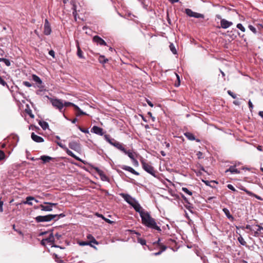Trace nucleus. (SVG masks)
<instances>
[{
    "label": "nucleus",
    "mask_w": 263,
    "mask_h": 263,
    "mask_svg": "<svg viewBox=\"0 0 263 263\" xmlns=\"http://www.w3.org/2000/svg\"><path fill=\"white\" fill-rule=\"evenodd\" d=\"M93 41L100 45H106V43L105 41L98 35H96L93 37Z\"/></svg>",
    "instance_id": "obj_16"
},
{
    "label": "nucleus",
    "mask_w": 263,
    "mask_h": 263,
    "mask_svg": "<svg viewBox=\"0 0 263 263\" xmlns=\"http://www.w3.org/2000/svg\"><path fill=\"white\" fill-rule=\"evenodd\" d=\"M57 216V215L49 214L45 216H38L35 218V219L37 222L50 221Z\"/></svg>",
    "instance_id": "obj_3"
},
{
    "label": "nucleus",
    "mask_w": 263,
    "mask_h": 263,
    "mask_svg": "<svg viewBox=\"0 0 263 263\" xmlns=\"http://www.w3.org/2000/svg\"><path fill=\"white\" fill-rule=\"evenodd\" d=\"M41 160H42L44 163H46L49 162V161L53 159V158L50 156H42L40 158Z\"/></svg>",
    "instance_id": "obj_31"
},
{
    "label": "nucleus",
    "mask_w": 263,
    "mask_h": 263,
    "mask_svg": "<svg viewBox=\"0 0 263 263\" xmlns=\"http://www.w3.org/2000/svg\"><path fill=\"white\" fill-rule=\"evenodd\" d=\"M185 206L190 211H191V209L193 208V206L190 204V202L189 203H187V204Z\"/></svg>",
    "instance_id": "obj_52"
},
{
    "label": "nucleus",
    "mask_w": 263,
    "mask_h": 263,
    "mask_svg": "<svg viewBox=\"0 0 263 263\" xmlns=\"http://www.w3.org/2000/svg\"><path fill=\"white\" fill-rule=\"evenodd\" d=\"M68 145L70 148L76 152H79L81 150V145L79 142L72 141L69 143Z\"/></svg>",
    "instance_id": "obj_8"
},
{
    "label": "nucleus",
    "mask_w": 263,
    "mask_h": 263,
    "mask_svg": "<svg viewBox=\"0 0 263 263\" xmlns=\"http://www.w3.org/2000/svg\"><path fill=\"white\" fill-rule=\"evenodd\" d=\"M142 223L145 226L157 230L159 232L161 231L160 228L157 225L155 219L151 217L149 213L147 211H144L141 213Z\"/></svg>",
    "instance_id": "obj_1"
},
{
    "label": "nucleus",
    "mask_w": 263,
    "mask_h": 263,
    "mask_svg": "<svg viewBox=\"0 0 263 263\" xmlns=\"http://www.w3.org/2000/svg\"><path fill=\"white\" fill-rule=\"evenodd\" d=\"M248 105H249V108H250V110L251 111H252L253 108V105L252 104V103L251 102V101L250 100L248 102Z\"/></svg>",
    "instance_id": "obj_54"
},
{
    "label": "nucleus",
    "mask_w": 263,
    "mask_h": 263,
    "mask_svg": "<svg viewBox=\"0 0 263 263\" xmlns=\"http://www.w3.org/2000/svg\"><path fill=\"white\" fill-rule=\"evenodd\" d=\"M138 242L142 245H145L146 244V240L142 238H139L138 239Z\"/></svg>",
    "instance_id": "obj_46"
},
{
    "label": "nucleus",
    "mask_w": 263,
    "mask_h": 263,
    "mask_svg": "<svg viewBox=\"0 0 263 263\" xmlns=\"http://www.w3.org/2000/svg\"><path fill=\"white\" fill-rule=\"evenodd\" d=\"M63 103H64V106H65V107L71 106L74 108L75 106L76 105L74 104H73L71 102H65Z\"/></svg>",
    "instance_id": "obj_39"
},
{
    "label": "nucleus",
    "mask_w": 263,
    "mask_h": 263,
    "mask_svg": "<svg viewBox=\"0 0 263 263\" xmlns=\"http://www.w3.org/2000/svg\"><path fill=\"white\" fill-rule=\"evenodd\" d=\"M182 190L186 194H188L190 196H192L193 195V193L192 192L190 191V190H189L186 187H182Z\"/></svg>",
    "instance_id": "obj_36"
},
{
    "label": "nucleus",
    "mask_w": 263,
    "mask_h": 263,
    "mask_svg": "<svg viewBox=\"0 0 263 263\" xmlns=\"http://www.w3.org/2000/svg\"><path fill=\"white\" fill-rule=\"evenodd\" d=\"M78 128L83 133H88L89 131L88 129H85L81 127L80 126H78Z\"/></svg>",
    "instance_id": "obj_43"
},
{
    "label": "nucleus",
    "mask_w": 263,
    "mask_h": 263,
    "mask_svg": "<svg viewBox=\"0 0 263 263\" xmlns=\"http://www.w3.org/2000/svg\"><path fill=\"white\" fill-rule=\"evenodd\" d=\"M227 187H228L229 189H230V190H232V191H234V192H236V189H235V187H234L232 184H228V185H227Z\"/></svg>",
    "instance_id": "obj_47"
},
{
    "label": "nucleus",
    "mask_w": 263,
    "mask_h": 263,
    "mask_svg": "<svg viewBox=\"0 0 263 263\" xmlns=\"http://www.w3.org/2000/svg\"><path fill=\"white\" fill-rule=\"evenodd\" d=\"M31 200H35L36 202H38V201L35 200L33 197L28 196L26 198V201L24 202V203L32 205V203L31 202Z\"/></svg>",
    "instance_id": "obj_27"
},
{
    "label": "nucleus",
    "mask_w": 263,
    "mask_h": 263,
    "mask_svg": "<svg viewBox=\"0 0 263 263\" xmlns=\"http://www.w3.org/2000/svg\"><path fill=\"white\" fill-rule=\"evenodd\" d=\"M185 13L190 17L202 18H203L204 17V15L203 14L193 12L191 9L189 8H186L185 9Z\"/></svg>",
    "instance_id": "obj_6"
},
{
    "label": "nucleus",
    "mask_w": 263,
    "mask_h": 263,
    "mask_svg": "<svg viewBox=\"0 0 263 263\" xmlns=\"http://www.w3.org/2000/svg\"><path fill=\"white\" fill-rule=\"evenodd\" d=\"M92 133H94L98 135L103 136L104 134L103 130L102 128L97 126H94L91 129Z\"/></svg>",
    "instance_id": "obj_14"
},
{
    "label": "nucleus",
    "mask_w": 263,
    "mask_h": 263,
    "mask_svg": "<svg viewBox=\"0 0 263 263\" xmlns=\"http://www.w3.org/2000/svg\"><path fill=\"white\" fill-rule=\"evenodd\" d=\"M3 201L0 199V213L3 212Z\"/></svg>",
    "instance_id": "obj_56"
},
{
    "label": "nucleus",
    "mask_w": 263,
    "mask_h": 263,
    "mask_svg": "<svg viewBox=\"0 0 263 263\" xmlns=\"http://www.w3.org/2000/svg\"><path fill=\"white\" fill-rule=\"evenodd\" d=\"M238 240L241 245L243 246L246 245V242L244 240L243 238L241 236H240L238 238Z\"/></svg>",
    "instance_id": "obj_40"
},
{
    "label": "nucleus",
    "mask_w": 263,
    "mask_h": 263,
    "mask_svg": "<svg viewBox=\"0 0 263 263\" xmlns=\"http://www.w3.org/2000/svg\"><path fill=\"white\" fill-rule=\"evenodd\" d=\"M99 61L100 63H106L108 60L107 59H106L104 55H100L99 58Z\"/></svg>",
    "instance_id": "obj_35"
},
{
    "label": "nucleus",
    "mask_w": 263,
    "mask_h": 263,
    "mask_svg": "<svg viewBox=\"0 0 263 263\" xmlns=\"http://www.w3.org/2000/svg\"><path fill=\"white\" fill-rule=\"evenodd\" d=\"M184 136L190 140H196L197 142H200V140L196 139L194 135L191 133L186 132L184 133Z\"/></svg>",
    "instance_id": "obj_24"
},
{
    "label": "nucleus",
    "mask_w": 263,
    "mask_h": 263,
    "mask_svg": "<svg viewBox=\"0 0 263 263\" xmlns=\"http://www.w3.org/2000/svg\"><path fill=\"white\" fill-rule=\"evenodd\" d=\"M51 29L50 26V24L48 21L46 19L45 20V23L44 26V33L45 35H48L51 33Z\"/></svg>",
    "instance_id": "obj_9"
},
{
    "label": "nucleus",
    "mask_w": 263,
    "mask_h": 263,
    "mask_svg": "<svg viewBox=\"0 0 263 263\" xmlns=\"http://www.w3.org/2000/svg\"><path fill=\"white\" fill-rule=\"evenodd\" d=\"M13 229L14 231H15L16 232H17L20 235L23 236V233H22V232L21 231L15 229V224L13 225Z\"/></svg>",
    "instance_id": "obj_48"
},
{
    "label": "nucleus",
    "mask_w": 263,
    "mask_h": 263,
    "mask_svg": "<svg viewBox=\"0 0 263 263\" xmlns=\"http://www.w3.org/2000/svg\"><path fill=\"white\" fill-rule=\"evenodd\" d=\"M77 45V54L78 57L80 59H85L83 55V52L82 51V50L81 49V48H80V45H79V42L78 41L77 42V45Z\"/></svg>",
    "instance_id": "obj_20"
},
{
    "label": "nucleus",
    "mask_w": 263,
    "mask_h": 263,
    "mask_svg": "<svg viewBox=\"0 0 263 263\" xmlns=\"http://www.w3.org/2000/svg\"><path fill=\"white\" fill-rule=\"evenodd\" d=\"M122 197L124 198V199L130 205H133V203L135 201V199L133 198L132 196H130L128 194H122Z\"/></svg>",
    "instance_id": "obj_11"
},
{
    "label": "nucleus",
    "mask_w": 263,
    "mask_h": 263,
    "mask_svg": "<svg viewBox=\"0 0 263 263\" xmlns=\"http://www.w3.org/2000/svg\"><path fill=\"white\" fill-rule=\"evenodd\" d=\"M170 50H171V51L174 53V54H176L177 53V50L174 46V45L173 44H171L170 45Z\"/></svg>",
    "instance_id": "obj_38"
},
{
    "label": "nucleus",
    "mask_w": 263,
    "mask_h": 263,
    "mask_svg": "<svg viewBox=\"0 0 263 263\" xmlns=\"http://www.w3.org/2000/svg\"><path fill=\"white\" fill-rule=\"evenodd\" d=\"M31 138L34 141L36 142L40 143L44 142V139L43 138L35 135L34 133L31 134Z\"/></svg>",
    "instance_id": "obj_17"
},
{
    "label": "nucleus",
    "mask_w": 263,
    "mask_h": 263,
    "mask_svg": "<svg viewBox=\"0 0 263 263\" xmlns=\"http://www.w3.org/2000/svg\"><path fill=\"white\" fill-rule=\"evenodd\" d=\"M104 138L109 144L114 145V141H116V140L114 139L111 138L109 135H104Z\"/></svg>",
    "instance_id": "obj_28"
},
{
    "label": "nucleus",
    "mask_w": 263,
    "mask_h": 263,
    "mask_svg": "<svg viewBox=\"0 0 263 263\" xmlns=\"http://www.w3.org/2000/svg\"><path fill=\"white\" fill-rule=\"evenodd\" d=\"M202 181L208 186H211V185L210 184V183L211 182H216L217 183L216 181H212L211 182L209 181H205V180H202Z\"/></svg>",
    "instance_id": "obj_50"
},
{
    "label": "nucleus",
    "mask_w": 263,
    "mask_h": 263,
    "mask_svg": "<svg viewBox=\"0 0 263 263\" xmlns=\"http://www.w3.org/2000/svg\"><path fill=\"white\" fill-rule=\"evenodd\" d=\"M45 204H47V205H44L41 204L40 205L41 210L44 211H51L52 210V206L57 205V203H50V202H45Z\"/></svg>",
    "instance_id": "obj_7"
},
{
    "label": "nucleus",
    "mask_w": 263,
    "mask_h": 263,
    "mask_svg": "<svg viewBox=\"0 0 263 263\" xmlns=\"http://www.w3.org/2000/svg\"><path fill=\"white\" fill-rule=\"evenodd\" d=\"M233 25V23L229 22L224 18L221 19L220 25L221 27L223 29H227Z\"/></svg>",
    "instance_id": "obj_12"
},
{
    "label": "nucleus",
    "mask_w": 263,
    "mask_h": 263,
    "mask_svg": "<svg viewBox=\"0 0 263 263\" xmlns=\"http://www.w3.org/2000/svg\"><path fill=\"white\" fill-rule=\"evenodd\" d=\"M240 190L243 191L244 192H245L246 193V194L250 196H252V197H254L255 198H256V199L259 200H262V198L258 196L256 194H255L254 193H252V192L248 190L247 189H246L245 187L242 186L241 188H240Z\"/></svg>",
    "instance_id": "obj_13"
},
{
    "label": "nucleus",
    "mask_w": 263,
    "mask_h": 263,
    "mask_svg": "<svg viewBox=\"0 0 263 263\" xmlns=\"http://www.w3.org/2000/svg\"><path fill=\"white\" fill-rule=\"evenodd\" d=\"M80 246H90L91 247L95 249H97V248L93 246L92 244L90 243V242L88 241H79L78 242Z\"/></svg>",
    "instance_id": "obj_32"
},
{
    "label": "nucleus",
    "mask_w": 263,
    "mask_h": 263,
    "mask_svg": "<svg viewBox=\"0 0 263 263\" xmlns=\"http://www.w3.org/2000/svg\"><path fill=\"white\" fill-rule=\"evenodd\" d=\"M44 241H47V243H50V245H53L54 241V236H53V233H51L47 238L43 239V242Z\"/></svg>",
    "instance_id": "obj_19"
},
{
    "label": "nucleus",
    "mask_w": 263,
    "mask_h": 263,
    "mask_svg": "<svg viewBox=\"0 0 263 263\" xmlns=\"http://www.w3.org/2000/svg\"><path fill=\"white\" fill-rule=\"evenodd\" d=\"M56 262L57 263H66L63 260H62L61 258H59L58 259H57Z\"/></svg>",
    "instance_id": "obj_61"
},
{
    "label": "nucleus",
    "mask_w": 263,
    "mask_h": 263,
    "mask_svg": "<svg viewBox=\"0 0 263 263\" xmlns=\"http://www.w3.org/2000/svg\"><path fill=\"white\" fill-rule=\"evenodd\" d=\"M57 144L62 148H63L65 151H66V153L70 156L74 158L76 160L83 162L82 160L76 155H75L71 151H70L65 145H63L60 142H57Z\"/></svg>",
    "instance_id": "obj_5"
},
{
    "label": "nucleus",
    "mask_w": 263,
    "mask_h": 263,
    "mask_svg": "<svg viewBox=\"0 0 263 263\" xmlns=\"http://www.w3.org/2000/svg\"><path fill=\"white\" fill-rule=\"evenodd\" d=\"M32 80L36 83L38 87L42 88V81L41 79L36 75L33 74L32 76Z\"/></svg>",
    "instance_id": "obj_18"
},
{
    "label": "nucleus",
    "mask_w": 263,
    "mask_h": 263,
    "mask_svg": "<svg viewBox=\"0 0 263 263\" xmlns=\"http://www.w3.org/2000/svg\"><path fill=\"white\" fill-rule=\"evenodd\" d=\"M113 146L123 152H125V149L123 145L117 141H114V144Z\"/></svg>",
    "instance_id": "obj_22"
},
{
    "label": "nucleus",
    "mask_w": 263,
    "mask_h": 263,
    "mask_svg": "<svg viewBox=\"0 0 263 263\" xmlns=\"http://www.w3.org/2000/svg\"><path fill=\"white\" fill-rule=\"evenodd\" d=\"M228 93L231 96L233 99L236 98V95L234 94L232 91L231 90H228L227 91Z\"/></svg>",
    "instance_id": "obj_44"
},
{
    "label": "nucleus",
    "mask_w": 263,
    "mask_h": 263,
    "mask_svg": "<svg viewBox=\"0 0 263 263\" xmlns=\"http://www.w3.org/2000/svg\"><path fill=\"white\" fill-rule=\"evenodd\" d=\"M228 172H230L232 174H239L240 173V171L235 167V166H231L229 168L227 169L226 171V173Z\"/></svg>",
    "instance_id": "obj_23"
},
{
    "label": "nucleus",
    "mask_w": 263,
    "mask_h": 263,
    "mask_svg": "<svg viewBox=\"0 0 263 263\" xmlns=\"http://www.w3.org/2000/svg\"><path fill=\"white\" fill-rule=\"evenodd\" d=\"M248 27L254 33H257L256 29L252 25H249Z\"/></svg>",
    "instance_id": "obj_41"
},
{
    "label": "nucleus",
    "mask_w": 263,
    "mask_h": 263,
    "mask_svg": "<svg viewBox=\"0 0 263 263\" xmlns=\"http://www.w3.org/2000/svg\"><path fill=\"white\" fill-rule=\"evenodd\" d=\"M142 168L148 173L152 176L156 177V171L155 170L154 167L149 163L146 162L144 160L141 161Z\"/></svg>",
    "instance_id": "obj_2"
},
{
    "label": "nucleus",
    "mask_w": 263,
    "mask_h": 263,
    "mask_svg": "<svg viewBox=\"0 0 263 263\" xmlns=\"http://www.w3.org/2000/svg\"><path fill=\"white\" fill-rule=\"evenodd\" d=\"M0 84L3 86H5L7 85L6 82L0 77Z\"/></svg>",
    "instance_id": "obj_53"
},
{
    "label": "nucleus",
    "mask_w": 263,
    "mask_h": 263,
    "mask_svg": "<svg viewBox=\"0 0 263 263\" xmlns=\"http://www.w3.org/2000/svg\"><path fill=\"white\" fill-rule=\"evenodd\" d=\"M236 27L237 28L240 29L241 31H242L243 32L246 31L245 28L243 26V25L241 24H240V23L238 24L237 25Z\"/></svg>",
    "instance_id": "obj_37"
},
{
    "label": "nucleus",
    "mask_w": 263,
    "mask_h": 263,
    "mask_svg": "<svg viewBox=\"0 0 263 263\" xmlns=\"http://www.w3.org/2000/svg\"><path fill=\"white\" fill-rule=\"evenodd\" d=\"M95 170L98 173V174L100 176L101 179L103 180H105L107 179L106 176L104 174L103 172L100 170L98 167L95 168Z\"/></svg>",
    "instance_id": "obj_25"
},
{
    "label": "nucleus",
    "mask_w": 263,
    "mask_h": 263,
    "mask_svg": "<svg viewBox=\"0 0 263 263\" xmlns=\"http://www.w3.org/2000/svg\"><path fill=\"white\" fill-rule=\"evenodd\" d=\"M50 102L54 107L58 109L61 112L63 111L64 103L62 100L57 99H51Z\"/></svg>",
    "instance_id": "obj_4"
},
{
    "label": "nucleus",
    "mask_w": 263,
    "mask_h": 263,
    "mask_svg": "<svg viewBox=\"0 0 263 263\" xmlns=\"http://www.w3.org/2000/svg\"><path fill=\"white\" fill-rule=\"evenodd\" d=\"M57 215V216L56 217H57V219H58L59 218H60V217H64L65 215L63 213H62V214H56Z\"/></svg>",
    "instance_id": "obj_60"
},
{
    "label": "nucleus",
    "mask_w": 263,
    "mask_h": 263,
    "mask_svg": "<svg viewBox=\"0 0 263 263\" xmlns=\"http://www.w3.org/2000/svg\"><path fill=\"white\" fill-rule=\"evenodd\" d=\"M198 167L200 168V171H204V172H206L205 171V170H204V167L203 166H202L201 164H199Z\"/></svg>",
    "instance_id": "obj_63"
},
{
    "label": "nucleus",
    "mask_w": 263,
    "mask_h": 263,
    "mask_svg": "<svg viewBox=\"0 0 263 263\" xmlns=\"http://www.w3.org/2000/svg\"><path fill=\"white\" fill-rule=\"evenodd\" d=\"M133 162L134 163V164L135 165V166H138L139 165V163H138V161L136 159H134L133 160Z\"/></svg>",
    "instance_id": "obj_62"
},
{
    "label": "nucleus",
    "mask_w": 263,
    "mask_h": 263,
    "mask_svg": "<svg viewBox=\"0 0 263 263\" xmlns=\"http://www.w3.org/2000/svg\"><path fill=\"white\" fill-rule=\"evenodd\" d=\"M39 125L41 126V127L44 129L45 130L49 127V125L47 122L44 121H40L39 122Z\"/></svg>",
    "instance_id": "obj_30"
},
{
    "label": "nucleus",
    "mask_w": 263,
    "mask_h": 263,
    "mask_svg": "<svg viewBox=\"0 0 263 263\" xmlns=\"http://www.w3.org/2000/svg\"><path fill=\"white\" fill-rule=\"evenodd\" d=\"M181 196L186 203H189V202L187 198L183 194H181Z\"/></svg>",
    "instance_id": "obj_55"
},
{
    "label": "nucleus",
    "mask_w": 263,
    "mask_h": 263,
    "mask_svg": "<svg viewBox=\"0 0 263 263\" xmlns=\"http://www.w3.org/2000/svg\"><path fill=\"white\" fill-rule=\"evenodd\" d=\"M87 238L89 240L88 242H90V244L93 243L95 245H99V242L97 241L95 237L91 234H88L86 236Z\"/></svg>",
    "instance_id": "obj_21"
},
{
    "label": "nucleus",
    "mask_w": 263,
    "mask_h": 263,
    "mask_svg": "<svg viewBox=\"0 0 263 263\" xmlns=\"http://www.w3.org/2000/svg\"><path fill=\"white\" fill-rule=\"evenodd\" d=\"M5 158V153L3 151L0 150V161L4 159Z\"/></svg>",
    "instance_id": "obj_42"
},
{
    "label": "nucleus",
    "mask_w": 263,
    "mask_h": 263,
    "mask_svg": "<svg viewBox=\"0 0 263 263\" xmlns=\"http://www.w3.org/2000/svg\"><path fill=\"white\" fill-rule=\"evenodd\" d=\"M26 112L27 114L31 118H34V115L32 113V111L31 110L29 109V110H26Z\"/></svg>",
    "instance_id": "obj_45"
},
{
    "label": "nucleus",
    "mask_w": 263,
    "mask_h": 263,
    "mask_svg": "<svg viewBox=\"0 0 263 263\" xmlns=\"http://www.w3.org/2000/svg\"><path fill=\"white\" fill-rule=\"evenodd\" d=\"M62 237V235L61 234H60L59 233H56L55 234V237L58 239V240H59Z\"/></svg>",
    "instance_id": "obj_58"
},
{
    "label": "nucleus",
    "mask_w": 263,
    "mask_h": 263,
    "mask_svg": "<svg viewBox=\"0 0 263 263\" xmlns=\"http://www.w3.org/2000/svg\"><path fill=\"white\" fill-rule=\"evenodd\" d=\"M196 155L198 159L202 158V153L201 152H198Z\"/></svg>",
    "instance_id": "obj_57"
},
{
    "label": "nucleus",
    "mask_w": 263,
    "mask_h": 263,
    "mask_svg": "<svg viewBox=\"0 0 263 263\" xmlns=\"http://www.w3.org/2000/svg\"><path fill=\"white\" fill-rule=\"evenodd\" d=\"M223 212L226 214V216L230 220H233L234 219V217L233 216L230 214V212L229 210L227 208H223L222 209Z\"/></svg>",
    "instance_id": "obj_26"
},
{
    "label": "nucleus",
    "mask_w": 263,
    "mask_h": 263,
    "mask_svg": "<svg viewBox=\"0 0 263 263\" xmlns=\"http://www.w3.org/2000/svg\"><path fill=\"white\" fill-rule=\"evenodd\" d=\"M260 234V231L258 230H256L254 233V236L255 237H258L259 236V234Z\"/></svg>",
    "instance_id": "obj_51"
},
{
    "label": "nucleus",
    "mask_w": 263,
    "mask_h": 263,
    "mask_svg": "<svg viewBox=\"0 0 263 263\" xmlns=\"http://www.w3.org/2000/svg\"><path fill=\"white\" fill-rule=\"evenodd\" d=\"M121 168L124 170L128 171L135 175L139 176L140 175V174L138 172L136 171L134 169H133L132 167L130 166L123 165L121 166Z\"/></svg>",
    "instance_id": "obj_15"
},
{
    "label": "nucleus",
    "mask_w": 263,
    "mask_h": 263,
    "mask_svg": "<svg viewBox=\"0 0 263 263\" xmlns=\"http://www.w3.org/2000/svg\"><path fill=\"white\" fill-rule=\"evenodd\" d=\"M23 84L24 85L28 87H30L32 86V84L28 81H24Z\"/></svg>",
    "instance_id": "obj_49"
},
{
    "label": "nucleus",
    "mask_w": 263,
    "mask_h": 263,
    "mask_svg": "<svg viewBox=\"0 0 263 263\" xmlns=\"http://www.w3.org/2000/svg\"><path fill=\"white\" fill-rule=\"evenodd\" d=\"M76 110H77V112L76 114L77 116H79L80 115H86V113L83 111L77 105H76L74 108Z\"/></svg>",
    "instance_id": "obj_29"
},
{
    "label": "nucleus",
    "mask_w": 263,
    "mask_h": 263,
    "mask_svg": "<svg viewBox=\"0 0 263 263\" xmlns=\"http://www.w3.org/2000/svg\"><path fill=\"white\" fill-rule=\"evenodd\" d=\"M166 249V247L164 246V245H162L161 246V250L160 251H162V252L164 251H165Z\"/></svg>",
    "instance_id": "obj_64"
},
{
    "label": "nucleus",
    "mask_w": 263,
    "mask_h": 263,
    "mask_svg": "<svg viewBox=\"0 0 263 263\" xmlns=\"http://www.w3.org/2000/svg\"><path fill=\"white\" fill-rule=\"evenodd\" d=\"M49 54L51 56H52L53 58H54V51L52 50H51L49 51Z\"/></svg>",
    "instance_id": "obj_59"
},
{
    "label": "nucleus",
    "mask_w": 263,
    "mask_h": 263,
    "mask_svg": "<svg viewBox=\"0 0 263 263\" xmlns=\"http://www.w3.org/2000/svg\"><path fill=\"white\" fill-rule=\"evenodd\" d=\"M0 62H4L5 64V65L7 66H10L11 65V63L9 60L5 58H0Z\"/></svg>",
    "instance_id": "obj_34"
},
{
    "label": "nucleus",
    "mask_w": 263,
    "mask_h": 263,
    "mask_svg": "<svg viewBox=\"0 0 263 263\" xmlns=\"http://www.w3.org/2000/svg\"><path fill=\"white\" fill-rule=\"evenodd\" d=\"M135 210L138 212L141 215V213H143L145 211L142 209L140 204L136 201L133 203V205H131Z\"/></svg>",
    "instance_id": "obj_10"
},
{
    "label": "nucleus",
    "mask_w": 263,
    "mask_h": 263,
    "mask_svg": "<svg viewBox=\"0 0 263 263\" xmlns=\"http://www.w3.org/2000/svg\"><path fill=\"white\" fill-rule=\"evenodd\" d=\"M125 154H126L128 155V156L132 160H133L135 158V154L129 151H126L125 149V152H123Z\"/></svg>",
    "instance_id": "obj_33"
}]
</instances>
